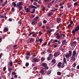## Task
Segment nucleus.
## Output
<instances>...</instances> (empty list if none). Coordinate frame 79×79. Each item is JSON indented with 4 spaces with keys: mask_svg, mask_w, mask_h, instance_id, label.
Segmentation results:
<instances>
[{
    "mask_svg": "<svg viewBox=\"0 0 79 79\" xmlns=\"http://www.w3.org/2000/svg\"><path fill=\"white\" fill-rule=\"evenodd\" d=\"M56 39H60V37H62V35H63V37H65V35L64 34H63V33H61L59 35V33H57L56 34Z\"/></svg>",
    "mask_w": 79,
    "mask_h": 79,
    "instance_id": "1",
    "label": "nucleus"
},
{
    "mask_svg": "<svg viewBox=\"0 0 79 79\" xmlns=\"http://www.w3.org/2000/svg\"><path fill=\"white\" fill-rule=\"evenodd\" d=\"M79 30V25L75 29H73L72 30V34H75L76 32L78 31Z\"/></svg>",
    "mask_w": 79,
    "mask_h": 79,
    "instance_id": "2",
    "label": "nucleus"
},
{
    "mask_svg": "<svg viewBox=\"0 0 79 79\" xmlns=\"http://www.w3.org/2000/svg\"><path fill=\"white\" fill-rule=\"evenodd\" d=\"M41 65L43 66V67H44V69H48V67L47 66V64L46 63H42Z\"/></svg>",
    "mask_w": 79,
    "mask_h": 79,
    "instance_id": "3",
    "label": "nucleus"
},
{
    "mask_svg": "<svg viewBox=\"0 0 79 79\" xmlns=\"http://www.w3.org/2000/svg\"><path fill=\"white\" fill-rule=\"evenodd\" d=\"M76 44H77V42L75 41L72 42L71 43V45H73V47H75Z\"/></svg>",
    "mask_w": 79,
    "mask_h": 79,
    "instance_id": "4",
    "label": "nucleus"
},
{
    "mask_svg": "<svg viewBox=\"0 0 79 79\" xmlns=\"http://www.w3.org/2000/svg\"><path fill=\"white\" fill-rule=\"evenodd\" d=\"M23 2H20L19 3L17 4V6H23Z\"/></svg>",
    "mask_w": 79,
    "mask_h": 79,
    "instance_id": "5",
    "label": "nucleus"
},
{
    "mask_svg": "<svg viewBox=\"0 0 79 79\" xmlns=\"http://www.w3.org/2000/svg\"><path fill=\"white\" fill-rule=\"evenodd\" d=\"M71 59L73 61H76V56H72L71 57Z\"/></svg>",
    "mask_w": 79,
    "mask_h": 79,
    "instance_id": "6",
    "label": "nucleus"
},
{
    "mask_svg": "<svg viewBox=\"0 0 79 79\" xmlns=\"http://www.w3.org/2000/svg\"><path fill=\"white\" fill-rule=\"evenodd\" d=\"M33 42H34V39L33 38H31L30 40V43L32 44Z\"/></svg>",
    "mask_w": 79,
    "mask_h": 79,
    "instance_id": "7",
    "label": "nucleus"
},
{
    "mask_svg": "<svg viewBox=\"0 0 79 79\" xmlns=\"http://www.w3.org/2000/svg\"><path fill=\"white\" fill-rule=\"evenodd\" d=\"M33 61L35 63H37L39 61V59L37 58H34L33 59Z\"/></svg>",
    "mask_w": 79,
    "mask_h": 79,
    "instance_id": "8",
    "label": "nucleus"
},
{
    "mask_svg": "<svg viewBox=\"0 0 79 79\" xmlns=\"http://www.w3.org/2000/svg\"><path fill=\"white\" fill-rule=\"evenodd\" d=\"M62 64V63L61 62H59L57 64L58 68H61V66Z\"/></svg>",
    "mask_w": 79,
    "mask_h": 79,
    "instance_id": "9",
    "label": "nucleus"
},
{
    "mask_svg": "<svg viewBox=\"0 0 79 79\" xmlns=\"http://www.w3.org/2000/svg\"><path fill=\"white\" fill-rule=\"evenodd\" d=\"M16 8H18L19 10V11H21L22 10V8H23V6H17Z\"/></svg>",
    "mask_w": 79,
    "mask_h": 79,
    "instance_id": "10",
    "label": "nucleus"
},
{
    "mask_svg": "<svg viewBox=\"0 0 79 79\" xmlns=\"http://www.w3.org/2000/svg\"><path fill=\"white\" fill-rule=\"evenodd\" d=\"M76 49L75 50H74L73 52V56H76V51H75Z\"/></svg>",
    "mask_w": 79,
    "mask_h": 79,
    "instance_id": "11",
    "label": "nucleus"
},
{
    "mask_svg": "<svg viewBox=\"0 0 79 79\" xmlns=\"http://www.w3.org/2000/svg\"><path fill=\"white\" fill-rule=\"evenodd\" d=\"M61 19L60 18L58 17L56 18V21H57V22H59L60 21H61Z\"/></svg>",
    "mask_w": 79,
    "mask_h": 79,
    "instance_id": "12",
    "label": "nucleus"
},
{
    "mask_svg": "<svg viewBox=\"0 0 79 79\" xmlns=\"http://www.w3.org/2000/svg\"><path fill=\"white\" fill-rule=\"evenodd\" d=\"M53 14V12H50L48 13L47 15H48L49 16H52V15Z\"/></svg>",
    "mask_w": 79,
    "mask_h": 79,
    "instance_id": "13",
    "label": "nucleus"
},
{
    "mask_svg": "<svg viewBox=\"0 0 79 79\" xmlns=\"http://www.w3.org/2000/svg\"><path fill=\"white\" fill-rule=\"evenodd\" d=\"M58 56V53L57 52H56L54 53V56L55 57H56V56Z\"/></svg>",
    "mask_w": 79,
    "mask_h": 79,
    "instance_id": "14",
    "label": "nucleus"
},
{
    "mask_svg": "<svg viewBox=\"0 0 79 79\" xmlns=\"http://www.w3.org/2000/svg\"><path fill=\"white\" fill-rule=\"evenodd\" d=\"M7 31H8V28L6 27H5L4 30V32H7Z\"/></svg>",
    "mask_w": 79,
    "mask_h": 79,
    "instance_id": "15",
    "label": "nucleus"
},
{
    "mask_svg": "<svg viewBox=\"0 0 79 79\" xmlns=\"http://www.w3.org/2000/svg\"><path fill=\"white\" fill-rule=\"evenodd\" d=\"M65 56L66 58H69V57H70V54L69 53H68L67 54L65 55Z\"/></svg>",
    "mask_w": 79,
    "mask_h": 79,
    "instance_id": "16",
    "label": "nucleus"
},
{
    "mask_svg": "<svg viewBox=\"0 0 79 79\" xmlns=\"http://www.w3.org/2000/svg\"><path fill=\"white\" fill-rule=\"evenodd\" d=\"M51 63H52L53 64H55L56 63V60L55 59H53L52 60Z\"/></svg>",
    "mask_w": 79,
    "mask_h": 79,
    "instance_id": "17",
    "label": "nucleus"
},
{
    "mask_svg": "<svg viewBox=\"0 0 79 79\" xmlns=\"http://www.w3.org/2000/svg\"><path fill=\"white\" fill-rule=\"evenodd\" d=\"M26 12L27 13H30L31 11H30V9L29 8H27L26 10Z\"/></svg>",
    "mask_w": 79,
    "mask_h": 79,
    "instance_id": "18",
    "label": "nucleus"
},
{
    "mask_svg": "<svg viewBox=\"0 0 79 79\" xmlns=\"http://www.w3.org/2000/svg\"><path fill=\"white\" fill-rule=\"evenodd\" d=\"M62 44L65 45V44H66V40H64L62 42Z\"/></svg>",
    "mask_w": 79,
    "mask_h": 79,
    "instance_id": "19",
    "label": "nucleus"
},
{
    "mask_svg": "<svg viewBox=\"0 0 79 79\" xmlns=\"http://www.w3.org/2000/svg\"><path fill=\"white\" fill-rule=\"evenodd\" d=\"M40 73L41 74H44V69H41L40 71Z\"/></svg>",
    "mask_w": 79,
    "mask_h": 79,
    "instance_id": "20",
    "label": "nucleus"
},
{
    "mask_svg": "<svg viewBox=\"0 0 79 79\" xmlns=\"http://www.w3.org/2000/svg\"><path fill=\"white\" fill-rule=\"evenodd\" d=\"M42 22H40L38 23V26H42Z\"/></svg>",
    "mask_w": 79,
    "mask_h": 79,
    "instance_id": "21",
    "label": "nucleus"
},
{
    "mask_svg": "<svg viewBox=\"0 0 79 79\" xmlns=\"http://www.w3.org/2000/svg\"><path fill=\"white\" fill-rule=\"evenodd\" d=\"M32 36L33 37H36L37 36V34L36 33H34L32 35Z\"/></svg>",
    "mask_w": 79,
    "mask_h": 79,
    "instance_id": "22",
    "label": "nucleus"
},
{
    "mask_svg": "<svg viewBox=\"0 0 79 79\" xmlns=\"http://www.w3.org/2000/svg\"><path fill=\"white\" fill-rule=\"evenodd\" d=\"M31 8H34V9H37V7H36L35 6H33V5H32L31 6Z\"/></svg>",
    "mask_w": 79,
    "mask_h": 79,
    "instance_id": "23",
    "label": "nucleus"
},
{
    "mask_svg": "<svg viewBox=\"0 0 79 79\" xmlns=\"http://www.w3.org/2000/svg\"><path fill=\"white\" fill-rule=\"evenodd\" d=\"M35 15L32 14L31 16L30 17V19H32V18H34L35 17Z\"/></svg>",
    "mask_w": 79,
    "mask_h": 79,
    "instance_id": "24",
    "label": "nucleus"
},
{
    "mask_svg": "<svg viewBox=\"0 0 79 79\" xmlns=\"http://www.w3.org/2000/svg\"><path fill=\"white\" fill-rule=\"evenodd\" d=\"M64 63H64V62H63L62 63V65L61 66L62 68H64V66H65V65H64Z\"/></svg>",
    "mask_w": 79,
    "mask_h": 79,
    "instance_id": "25",
    "label": "nucleus"
},
{
    "mask_svg": "<svg viewBox=\"0 0 79 79\" xmlns=\"http://www.w3.org/2000/svg\"><path fill=\"white\" fill-rule=\"evenodd\" d=\"M45 9H46V7H42L41 10H42V11H44L45 10Z\"/></svg>",
    "mask_w": 79,
    "mask_h": 79,
    "instance_id": "26",
    "label": "nucleus"
},
{
    "mask_svg": "<svg viewBox=\"0 0 79 79\" xmlns=\"http://www.w3.org/2000/svg\"><path fill=\"white\" fill-rule=\"evenodd\" d=\"M52 72V71H51V70H50L47 73V75H49V74H50V73H51V72Z\"/></svg>",
    "mask_w": 79,
    "mask_h": 79,
    "instance_id": "27",
    "label": "nucleus"
},
{
    "mask_svg": "<svg viewBox=\"0 0 79 79\" xmlns=\"http://www.w3.org/2000/svg\"><path fill=\"white\" fill-rule=\"evenodd\" d=\"M63 61V62H64V63H66V58H65V57L64 58Z\"/></svg>",
    "mask_w": 79,
    "mask_h": 79,
    "instance_id": "28",
    "label": "nucleus"
},
{
    "mask_svg": "<svg viewBox=\"0 0 79 79\" xmlns=\"http://www.w3.org/2000/svg\"><path fill=\"white\" fill-rule=\"evenodd\" d=\"M57 75H59V76H60L61 74V73L60 72H58L57 73Z\"/></svg>",
    "mask_w": 79,
    "mask_h": 79,
    "instance_id": "29",
    "label": "nucleus"
},
{
    "mask_svg": "<svg viewBox=\"0 0 79 79\" xmlns=\"http://www.w3.org/2000/svg\"><path fill=\"white\" fill-rule=\"evenodd\" d=\"M35 9H33L32 10V12H31V13H35Z\"/></svg>",
    "mask_w": 79,
    "mask_h": 79,
    "instance_id": "30",
    "label": "nucleus"
},
{
    "mask_svg": "<svg viewBox=\"0 0 79 79\" xmlns=\"http://www.w3.org/2000/svg\"><path fill=\"white\" fill-rule=\"evenodd\" d=\"M9 65L11 67L13 66V62H11L9 63Z\"/></svg>",
    "mask_w": 79,
    "mask_h": 79,
    "instance_id": "31",
    "label": "nucleus"
},
{
    "mask_svg": "<svg viewBox=\"0 0 79 79\" xmlns=\"http://www.w3.org/2000/svg\"><path fill=\"white\" fill-rule=\"evenodd\" d=\"M29 64L28 62H26L25 64V66H26V67H27V66H28Z\"/></svg>",
    "mask_w": 79,
    "mask_h": 79,
    "instance_id": "32",
    "label": "nucleus"
},
{
    "mask_svg": "<svg viewBox=\"0 0 79 79\" xmlns=\"http://www.w3.org/2000/svg\"><path fill=\"white\" fill-rule=\"evenodd\" d=\"M39 41H40V43H42V39H39Z\"/></svg>",
    "mask_w": 79,
    "mask_h": 79,
    "instance_id": "33",
    "label": "nucleus"
},
{
    "mask_svg": "<svg viewBox=\"0 0 79 79\" xmlns=\"http://www.w3.org/2000/svg\"><path fill=\"white\" fill-rule=\"evenodd\" d=\"M47 22V20H44L43 22V23H44V24H46Z\"/></svg>",
    "mask_w": 79,
    "mask_h": 79,
    "instance_id": "34",
    "label": "nucleus"
},
{
    "mask_svg": "<svg viewBox=\"0 0 79 79\" xmlns=\"http://www.w3.org/2000/svg\"><path fill=\"white\" fill-rule=\"evenodd\" d=\"M71 26H72V24H69L68 26V28H69V27H71Z\"/></svg>",
    "mask_w": 79,
    "mask_h": 79,
    "instance_id": "35",
    "label": "nucleus"
},
{
    "mask_svg": "<svg viewBox=\"0 0 79 79\" xmlns=\"http://www.w3.org/2000/svg\"><path fill=\"white\" fill-rule=\"evenodd\" d=\"M39 17H36L34 18V20H35V21L36 20V19H39Z\"/></svg>",
    "mask_w": 79,
    "mask_h": 79,
    "instance_id": "36",
    "label": "nucleus"
},
{
    "mask_svg": "<svg viewBox=\"0 0 79 79\" xmlns=\"http://www.w3.org/2000/svg\"><path fill=\"white\" fill-rule=\"evenodd\" d=\"M35 21H36V20H35L34 21H33L31 23V24H32L33 25H34V24H35Z\"/></svg>",
    "mask_w": 79,
    "mask_h": 79,
    "instance_id": "37",
    "label": "nucleus"
},
{
    "mask_svg": "<svg viewBox=\"0 0 79 79\" xmlns=\"http://www.w3.org/2000/svg\"><path fill=\"white\" fill-rule=\"evenodd\" d=\"M25 58L26 60H29V56H25Z\"/></svg>",
    "mask_w": 79,
    "mask_h": 79,
    "instance_id": "38",
    "label": "nucleus"
},
{
    "mask_svg": "<svg viewBox=\"0 0 79 79\" xmlns=\"http://www.w3.org/2000/svg\"><path fill=\"white\" fill-rule=\"evenodd\" d=\"M50 32H51V30H48L47 31V33H48V34L50 33Z\"/></svg>",
    "mask_w": 79,
    "mask_h": 79,
    "instance_id": "39",
    "label": "nucleus"
},
{
    "mask_svg": "<svg viewBox=\"0 0 79 79\" xmlns=\"http://www.w3.org/2000/svg\"><path fill=\"white\" fill-rule=\"evenodd\" d=\"M18 23L19 24H22V22H21V20H20L19 21H18Z\"/></svg>",
    "mask_w": 79,
    "mask_h": 79,
    "instance_id": "40",
    "label": "nucleus"
},
{
    "mask_svg": "<svg viewBox=\"0 0 79 79\" xmlns=\"http://www.w3.org/2000/svg\"><path fill=\"white\" fill-rule=\"evenodd\" d=\"M68 6L69 8H71V4L69 5Z\"/></svg>",
    "mask_w": 79,
    "mask_h": 79,
    "instance_id": "41",
    "label": "nucleus"
},
{
    "mask_svg": "<svg viewBox=\"0 0 79 79\" xmlns=\"http://www.w3.org/2000/svg\"><path fill=\"white\" fill-rule=\"evenodd\" d=\"M69 54H70V55H71L72 54V51H69Z\"/></svg>",
    "mask_w": 79,
    "mask_h": 79,
    "instance_id": "42",
    "label": "nucleus"
},
{
    "mask_svg": "<svg viewBox=\"0 0 79 79\" xmlns=\"http://www.w3.org/2000/svg\"><path fill=\"white\" fill-rule=\"evenodd\" d=\"M11 11H12V12H14L15 11V8H12Z\"/></svg>",
    "mask_w": 79,
    "mask_h": 79,
    "instance_id": "43",
    "label": "nucleus"
},
{
    "mask_svg": "<svg viewBox=\"0 0 79 79\" xmlns=\"http://www.w3.org/2000/svg\"><path fill=\"white\" fill-rule=\"evenodd\" d=\"M3 71H6V67H4L3 68Z\"/></svg>",
    "mask_w": 79,
    "mask_h": 79,
    "instance_id": "44",
    "label": "nucleus"
},
{
    "mask_svg": "<svg viewBox=\"0 0 79 79\" xmlns=\"http://www.w3.org/2000/svg\"><path fill=\"white\" fill-rule=\"evenodd\" d=\"M55 31V29H52L51 30V31L52 32H54Z\"/></svg>",
    "mask_w": 79,
    "mask_h": 79,
    "instance_id": "45",
    "label": "nucleus"
},
{
    "mask_svg": "<svg viewBox=\"0 0 79 79\" xmlns=\"http://www.w3.org/2000/svg\"><path fill=\"white\" fill-rule=\"evenodd\" d=\"M2 55H3V53H1L0 54V58H2Z\"/></svg>",
    "mask_w": 79,
    "mask_h": 79,
    "instance_id": "46",
    "label": "nucleus"
},
{
    "mask_svg": "<svg viewBox=\"0 0 79 79\" xmlns=\"http://www.w3.org/2000/svg\"><path fill=\"white\" fill-rule=\"evenodd\" d=\"M77 5V2H76L75 3H74V6H76Z\"/></svg>",
    "mask_w": 79,
    "mask_h": 79,
    "instance_id": "47",
    "label": "nucleus"
},
{
    "mask_svg": "<svg viewBox=\"0 0 79 79\" xmlns=\"http://www.w3.org/2000/svg\"><path fill=\"white\" fill-rule=\"evenodd\" d=\"M50 60V57H48L47 58V60L48 61H49Z\"/></svg>",
    "mask_w": 79,
    "mask_h": 79,
    "instance_id": "48",
    "label": "nucleus"
},
{
    "mask_svg": "<svg viewBox=\"0 0 79 79\" xmlns=\"http://www.w3.org/2000/svg\"><path fill=\"white\" fill-rule=\"evenodd\" d=\"M30 53H27V54H26V55H27V56H31V55H30Z\"/></svg>",
    "mask_w": 79,
    "mask_h": 79,
    "instance_id": "49",
    "label": "nucleus"
},
{
    "mask_svg": "<svg viewBox=\"0 0 79 79\" xmlns=\"http://www.w3.org/2000/svg\"><path fill=\"white\" fill-rule=\"evenodd\" d=\"M7 2H8V1H7V0H6V2H5L4 4L5 5H6V4H7Z\"/></svg>",
    "mask_w": 79,
    "mask_h": 79,
    "instance_id": "50",
    "label": "nucleus"
},
{
    "mask_svg": "<svg viewBox=\"0 0 79 79\" xmlns=\"http://www.w3.org/2000/svg\"><path fill=\"white\" fill-rule=\"evenodd\" d=\"M41 61H44L45 60V59H44V58H42L41 59Z\"/></svg>",
    "mask_w": 79,
    "mask_h": 79,
    "instance_id": "51",
    "label": "nucleus"
},
{
    "mask_svg": "<svg viewBox=\"0 0 79 79\" xmlns=\"http://www.w3.org/2000/svg\"><path fill=\"white\" fill-rule=\"evenodd\" d=\"M38 34H41V35H42V32L41 31H39V32H38Z\"/></svg>",
    "mask_w": 79,
    "mask_h": 79,
    "instance_id": "52",
    "label": "nucleus"
},
{
    "mask_svg": "<svg viewBox=\"0 0 79 79\" xmlns=\"http://www.w3.org/2000/svg\"><path fill=\"white\" fill-rule=\"evenodd\" d=\"M16 74V73H15L14 72H12V74H13V75H15Z\"/></svg>",
    "mask_w": 79,
    "mask_h": 79,
    "instance_id": "53",
    "label": "nucleus"
},
{
    "mask_svg": "<svg viewBox=\"0 0 79 79\" xmlns=\"http://www.w3.org/2000/svg\"><path fill=\"white\" fill-rule=\"evenodd\" d=\"M60 25H59V26H57L56 27V29H59V27H60Z\"/></svg>",
    "mask_w": 79,
    "mask_h": 79,
    "instance_id": "54",
    "label": "nucleus"
},
{
    "mask_svg": "<svg viewBox=\"0 0 79 79\" xmlns=\"http://www.w3.org/2000/svg\"><path fill=\"white\" fill-rule=\"evenodd\" d=\"M51 0H44V2H48L49 1H50V2Z\"/></svg>",
    "mask_w": 79,
    "mask_h": 79,
    "instance_id": "55",
    "label": "nucleus"
},
{
    "mask_svg": "<svg viewBox=\"0 0 79 79\" xmlns=\"http://www.w3.org/2000/svg\"><path fill=\"white\" fill-rule=\"evenodd\" d=\"M17 77H18V75H15L14 77L15 78H17Z\"/></svg>",
    "mask_w": 79,
    "mask_h": 79,
    "instance_id": "56",
    "label": "nucleus"
},
{
    "mask_svg": "<svg viewBox=\"0 0 79 79\" xmlns=\"http://www.w3.org/2000/svg\"><path fill=\"white\" fill-rule=\"evenodd\" d=\"M34 69H35V70H37V68L36 67H35L34 68Z\"/></svg>",
    "mask_w": 79,
    "mask_h": 79,
    "instance_id": "57",
    "label": "nucleus"
},
{
    "mask_svg": "<svg viewBox=\"0 0 79 79\" xmlns=\"http://www.w3.org/2000/svg\"><path fill=\"white\" fill-rule=\"evenodd\" d=\"M54 42H57L58 40L56 39L55 40H54Z\"/></svg>",
    "mask_w": 79,
    "mask_h": 79,
    "instance_id": "58",
    "label": "nucleus"
},
{
    "mask_svg": "<svg viewBox=\"0 0 79 79\" xmlns=\"http://www.w3.org/2000/svg\"><path fill=\"white\" fill-rule=\"evenodd\" d=\"M12 69H10V68H9L8 69V71H12Z\"/></svg>",
    "mask_w": 79,
    "mask_h": 79,
    "instance_id": "59",
    "label": "nucleus"
},
{
    "mask_svg": "<svg viewBox=\"0 0 79 79\" xmlns=\"http://www.w3.org/2000/svg\"><path fill=\"white\" fill-rule=\"evenodd\" d=\"M31 6H32V5L31 6H28V8H29L30 9H31V8H32V7H31Z\"/></svg>",
    "mask_w": 79,
    "mask_h": 79,
    "instance_id": "60",
    "label": "nucleus"
},
{
    "mask_svg": "<svg viewBox=\"0 0 79 79\" xmlns=\"http://www.w3.org/2000/svg\"><path fill=\"white\" fill-rule=\"evenodd\" d=\"M54 2V1L52 0L50 3L51 4H53Z\"/></svg>",
    "mask_w": 79,
    "mask_h": 79,
    "instance_id": "61",
    "label": "nucleus"
},
{
    "mask_svg": "<svg viewBox=\"0 0 79 79\" xmlns=\"http://www.w3.org/2000/svg\"><path fill=\"white\" fill-rule=\"evenodd\" d=\"M9 21H12V19H11V18L9 19Z\"/></svg>",
    "mask_w": 79,
    "mask_h": 79,
    "instance_id": "62",
    "label": "nucleus"
},
{
    "mask_svg": "<svg viewBox=\"0 0 79 79\" xmlns=\"http://www.w3.org/2000/svg\"><path fill=\"white\" fill-rule=\"evenodd\" d=\"M1 18H4V16L1 15Z\"/></svg>",
    "mask_w": 79,
    "mask_h": 79,
    "instance_id": "63",
    "label": "nucleus"
},
{
    "mask_svg": "<svg viewBox=\"0 0 79 79\" xmlns=\"http://www.w3.org/2000/svg\"><path fill=\"white\" fill-rule=\"evenodd\" d=\"M49 27H48V26H46V29H49Z\"/></svg>",
    "mask_w": 79,
    "mask_h": 79,
    "instance_id": "64",
    "label": "nucleus"
}]
</instances>
